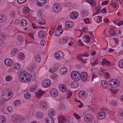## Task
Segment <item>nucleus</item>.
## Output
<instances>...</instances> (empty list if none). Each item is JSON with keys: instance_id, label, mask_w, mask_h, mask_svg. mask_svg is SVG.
Masks as SVG:
<instances>
[{"instance_id": "obj_23", "label": "nucleus", "mask_w": 123, "mask_h": 123, "mask_svg": "<svg viewBox=\"0 0 123 123\" xmlns=\"http://www.w3.org/2000/svg\"><path fill=\"white\" fill-rule=\"evenodd\" d=\"M67 71V69L66 68L64 67L61 68L60 70V73L62 74H65Z\"/></svg>"}, {"instance_id": "obj_14", "label": "nucleus", "mask_w": 123, "mask_h": 123, "mask_svg": "<svg viewBox=\"0 0 123 123\" xmlns=\"http://www.w3.org/2000/svg\"><path fill=\"white\" fill-rule=\"evenodd\" d=\"M59 90L60 91L64 92L66 90V86L63 84H60L58 86Z\"/></svg>"}, {"instance_id": "obj_7", "label": "nucleus", "mask_w": 123, "mask_h": 123, "mask_svg": "<svg viewBox=\"0 0 123 123\" xmlns=\"http://www.w3.org/2000/svg\"><path fill=\"white\" fill-rule=\"evenodd\" d=\"M50 95L54 97H57L58 95V92L55 89H52L49 92Z\"/></svg>"}, {"instance_id": "obj_44", "label": "nucleus", "mask_w": 123, "mask_h": 123, "mask_svg": "<svg viewBox=\"0 0 123 123\" xmlns=\"http://www.w3.org/2000/svg\"><path fill=\"white\" fill-rule=\"evenodd\" d=\"M14 68H15V69L17 70H18L20 69V67L19 66V65L17 63H15L14 64Z\"/></svg>"}, {"instance_id": "obj_62", "label": "nucleus", "mask_w": 123, "mask_h": 123, "mask_svg": "<svg viewBox=\"0 0 123 123\" xmlns=\"http://www.w3.org/2000/svg\"><path fill=\"white\" fill-rule=\"evenodd\" d=\"M98 17L99 18L97 19V22L99 23H100L102 21V17L100 16H98Z\"/></svg>"}, {"instance_id": "obj_13", "label": "nucleus", "mask_w": 123, "mask_h": 123, "mask_svg": "<svg viewBox=\"0 0 123 123\" xmlns=\"http://www.w3.org/2000/svg\"><path fill=\"white\" fill-rule=\"evenodd\" d=\"M66 26L68 28H71L73 26L74 24L72 21H67L65 23Z\"/></svg>"}, {"instance_id": "obj_50", "label": "nucleus", "mask_w": 123, "mask_h": 123, "mask_svg": "<svg viewBox=\"0 0 123 123\" xmlns=\"http://www.w3.org/2000/svg\"><path fill=\"white\" fill-rule=\"evenodd\" d=\"M85 95V94L84 92L83 91H80L78 93V95L79 97H80L81 96H83V95Z\"/></svg>"}, {"instance_id": "obj_5", "label": "nucleus", "mask_w": 123, "mask_h": 123, "mask_svg": "<svg viewBox=\"0 0 123 123\" xmlns=\"http://www.w3.org/2000/svg\"><path fill=\"white\" fill-rule=\"evenodd\" d=\"M51 82L50 80L48 79H45L42 84L43 86L45 88H47L49 87L50 85Z\"/></svg>"}, {"instance_id": "obj_45", "label": "nucleus", "mask_w": 123, "mask_h": 123, "mask_svg": "<svg viewBox=\"0 0 123 123\" xmlns=\"http://www.w3.org/2000/svg\"><path fill=\"white\" fill-rule=\"evenodd\" d=\"M105 70L101 68L98 72V74L100 75H103L104 73L105 72Z\"/></svg>"}, {"instance_id": "obj_56", "label": "nucleus", "mask_w": 123, "mask_h": 123, "mask_svg": "<svg viewBox=\"0 0 123 123\" xmlns=\"http://www.w3.org/2000/svg\"><path fill=\"white\" fill-rule=\"evenodd\" d=\"M89 55V54L87 52H86L85 53H84L81 55V56L83 57H88Z\"/></svg>"}, {"instance_id": "obj_32", "label": "nucleus", "mask_w": 123, "mask_h": 123, "mask_svg": "<svg viewBox=\"0 0 123 123\" xmlns=\"http://www.w3.org/2000/svg\"><path fill=\"white\" fill-rule=\"evenodd\" d=\"M17 39L19 43H21L23 41L24 39L21 35H19L17 37Z\"/></svg>"}, {"instance_id": "obj_29", "label": "nucleus", "mask_w": 123, "mask_h": 123, "mask_svg": "<svg viewBox=\"0 0 123 123\" xmlns=\"http://www.w3.org/2000/svg\"><path fill=\"white\" fill-rule=\"evenodd\" d=\"M66 119L62 116L59 117L58 119V123H62L63 122L65 123Z\"/></svg>"}, {"instance_id": "obj_36", "label": "nucleus", "mask_w": 123, "mask_h": 123, "mask_svg": "<svg viewBox=\"0 0 123 123\" xmlns=\"http://www.w3.org/2000/svg\"><path fill=\"white\" fill-rule=\"evenodd\" d=\"M6 118L4 116H0V123H4L5 121Z\"/></svg>"}, {"instance_id": "obj_10", "label": "nucleus", "mask_w": 123, "mask_h": 123, "mask_svg": "<svg viewBox=\"0 0 123 123\" xmlns=\"http://www.w3.org/2000/svg\"><path fill=\"white\" fill-rule=\"evenodd\" d=\"M26 74H25V73L23 72L21 73L18 76V79L19 81L23 82L25 78H26Z\"/></svg>"}, {"instance_id": "obj_52", "label": "nucleus", "mask_w": 123, "mask_h": 123, "mask_svg": "<svg viewBox=\"0 0 123 123\" xmlns=\"http://www.w3.org/2000/svg\"><path fill=\"white\" fill-rule=\"evenodd\" d=\"M35 59L37 62L39 63L40 62L41 58L40 56L39 55H37L35 57Z\"/></svg>"}, {"instance_id": "obj_18", "label": "nucleus", "mask_w": 123, "mask_h": 123, "mask_svg": "<svg viewBox=\"0 0 123 123\" xmlns=\"http://www.w3.org/2000/svg\"><path fill=\"white\" fill-rule=\"evenodd\" d=\"M110 86L112 87H113L114 88H116L117 87L119 86V84L117 82L115 81H114L113 82V84L112 83H110Z\"/></svg>"}, {"instance_id": "obj_19", "label": "nucleus", "mask_w": 123, "mask_h": 123, "mask_svg": "<svg viewBox=\"0 0 123 123\" xmlns=\"http://www.w3.org/2000/svg\"><path fill=\"white\" fill-rule=\"evenodd\" d=\"M63 31L62 29H56L55 35L57 36H60L62 33Z\"/></svg>"}, {"instance_id": "obj_43", "label": "nucleus", "mask_w": 123, "mask_h": 123, "mask_svg": "<svg viewBox=\"0 0 123 123\" xmlns=\"http://www.w3.org/2000/svg\"><path fill=\"white\" fill-rule=\"evenodd\" d=\"M114 28H111L110 30V32L111 35H115V33L114 30Z\"/></svg>"}, {"instance_id": "obj_58", "label": "nucleus", "mask_w": 123, "mask_h": 123, "mask_svg": "<svg viewBox=\"0 0 123 123\" xmlns=\"http://www.w3.org/2000/svg\"><path fill=\"white\" fill-rule=\"evenodd\" d=\"M88 115H89V121H92L93 120V116L90 114H87Z\"/></svg>"}, {"instance_id": "obj_34", "label": "nucleus", "mask_w": 123, "mask_h": 123, "mask_svg": "<svg viewBox=\"0 0 123 123\" xmlns=\"http://www.w3.org/2000/svg\"><path fill=\"white\" fill-rule=\"evenodd\" d=\"M118 116L120 119H123V111H120L118 113Z\"/></svg>"}, {"instance_id": "obj_41", "label": "nucleus", "mask_w": 123, "mask_h": 123, "mask_svg": "<svg viewBox=\"0 0 123 123\" xmlns=\"http://www.w3.org/2000/svg\"><path fill=\"white\" fill-rule=\"evenodd\" d=\"M35 68V67L34 65L32 66H30L28 68V69L30 71H33L34 70Z\"/></svg>"}, {"instance_id": "obj_1", "label": "nucleus", "mask_w": 123, "mask_h": 123, "mask_svg": "<svg viewBox=\"0 0 123 123\" xmlns=\"http://www.w3.org/2000/svg\"><path fill=\"white\" fill-rule=\"evenodd\" d=\"M71 76L73 80L76 82L79 81L80 79L84 82L89 80L88 74L86 72H82L80 74L78 72L73 71L71 72Z\"/></svg>"}, {"instance_id": "obj_47", "label": "nucleus", "mask_w": 123, "mask_h": 123, "mask_svg": "<svg viewBox=\"0 0 123 123\" xmlns=\"http://www.w3.org/2000/svg\"><path fill=\"white\" fill-rule=\"evenodd\" d=\"M6 79L7 81H10L12 80V78L11 76L8 75L6 77Z\"/></svg>"}, {"instance_id": "obj_30", "label": "nucleus", "mask_w": 123, "mask_h": 123, "mask_svg": "<svg viewBox=\"0 0 123 123\" xmlns=\"http://www.w3.org/2000/svg\"><path fill=\"white\" fill-rule=\"evenodd\" d=\"M74 83L73 82L71 84V86L74 88H76L78 86L79 84L76 81H74Z\"/></svg>"}, {"instance_id": "obj_27", "label": "nucleus", "mask_w": 123, "mask_h": 123, "mask_svg": "<svg viewBox=\"0 0 123 123\" xmlns=\"http://www.w3.org/2000/svg\"><path fill=\"white\" fill-rule=\"evenodd\" d=\"M18 49L14 48L11 51V53L12 55L14 56L16 54V53H18Z\"/></svg>"}, {"instance_id": "obj_22", "label": "nucleus", "mask_w": 123, "mask_h": 123, "mask_svg": "<svg viewBox=\"0 0 123 123\" xmlns=\"http://www.w3.org/2000/svg\"><path fill=\"white\" fill-rule=\"evenodd\" d=\"M86 2L92 6H94L96 5V1L95 0H86Z\"/></svg>"}, {"instance_id": "obj_55", "label": "nucleus", "mask_w": 123, "mask_h": 123, "mask_svg": "<svg viewBox=\"0 0 123 123\" xmlns=\"http://www.w3.org/2000/svg\"><path fill=\"white\" fill-rule=\"evenodd\" d=\"M8 111L10 112H12L13 110V109L12 106H9L7 108Z\"/></svg>"}, {"instance_id": "obj_15", "label": "nucleus", "mask_w": 123, "mask_h": 123, "mask_svg": "<svg viewBox=\"0 0 123 123\" xmlns=\"http://www.w3.org/2000/svg\"><path fill=\"white\" fill-rule=\"evenodd\" d=\"M40 105L41 108L45 110H46L47 107V103L44 101H41L40 103Z\"/></svg>"}, {"instance_id": "obj_9", "label": "nucleus", "mask_w": 123, "mask_h": 123, "mask_svg": "<svg viewBox=\"0 0 123 123\" xmlns=\"http://www.w3.org/2000/svg\"><path fill=\"white\" fill-rule=\"evenodd\" d=\"M5 64L8 66H12L13 64L12 60L10 59H6L4 61Z\"/></svg>"}, {"instance_id": "obj_60", "label": "nucleus", "mask_w": 123, "mask_h": 123, "mask_svg": "<svg viewBox=\"0 0 123 123\" xmlns=\"http://www.w3.org/2000/svg\"><path fill=\"white\" fill-rule=\"evenodd\" d=\"M107 8L106 7L104 8L103 9H102L100 11V12L102 13H106L107 12L106 11Z\"/></svg>"}, {"instance_id": "obj_6", "label": "nucleus", "mask_w": 123, "mask_h": 123, "mask_svg": "<svg viewBox=\"0 0 123 123\" xmlns=\"http://www.w3.org/2000/svg\"><path fill=\"white\" fill-rule=\"evenodd\" d=\"M79 14L77 12H72L70 14V18L73 19L76 18L79 16Z\"/></svg>"}, {"instance_id": "obj_26", "label": "nucleus", "mask_w": 123, "mask_h": 123, "mask_svg": "<svg viewBox=\"0 0 123 123\" xmlns=\"http://www.w3.org/2000/svg\"><path fill=\"white\" fill-rule=\"evenodd\" d=\"M118 36L120 37H123V28H121L118 31Z\"/></svg>"}, {"instance_id": "obj_59", "label": "nucleus", "mask_w": 123, "mask_h": 123, "mask_svg": "<svg viewBox=\"0 0 123 123\" xmlns=\"http://www.w3.org/2000/svg\"><path fill=\"white\" fill-rule=\"evenodd\" d=\"M67 91L68 92V97H67V98H70L72 95V93L70 92L69 90H67Z\"/></svg>"}, {"instance_id": "obj_37", "label": "nucleus", "mask_w": 123, "mask_h": 123, "mask_svg": "<svg viewBox=\"0 0 123 123\" xmlns=\"http://www.w3.org/2000/svg\"><path fill=\"white\" fill-rule=\"evenodd\" d=\"M89 115H88V114H86L84 117V119L85 121L87 123H89Z\"/></svg>"}, {"instance_id": "obj_33", "label": "nucleus", "mask_w": 123, "mask_h": 123, "mask_svg": "<svg viewBox=\"0 0 123 123\" xmlns=\"http://www.w3.org/2000/svg\"><path fill=\"white\" fill-rule=\"evenodd\" d=\"M5 33H1L0 34V40L1 41L4 40L6 38V35Z\"/></svg>"}, {"instance_id": "obj_21", "label": "nucleus", "mask_w": 123, "mask_h": 123, "mask_svg": "<svg viewBox=\"0 0 123 123\" xmlns=\"http://www.w3.org/2000/svg\"><path fill=\"white\" fill-rule=\"evenodd\" d=\"M19 58L21 60H23L25 58L24 54L22 52H19L18 55Z\"/></svg>"}, {"instance_id": "obj_61", "label": "nucleus", "mask_w": 123, "mask_h": 123, "mask_svg": "<svg viewBox=\"0 0 123 123\" xmlns=\"http://www.w3.org/2000/svg\"><path fill=\"white\" fill-rule=\"evenodd\" d=\"M38 23L41 25H45L46 24L45 21L44 20L43 21H40V20L38 21Z\"/></svg>"}, {"instance_id": "obj_38", "label": "nucleus", "mask_w": 123, "mask_h": 123, "mask_svg": "<svg viewBox=\"0 0 123 123\" xmlns=\"http://www.w3.org/2000/svg\"><path fill=\"white\" fill-rule=\"evenodd\" d=\"M73 122V119L72 118L69 117L67 119H66L65 123H72Z\"/></svg>"}, {"instance_id": "obj_16", "label": "nucleus", "mask_w": 123, "mask_h": 123, "mask_svg": "<svg viewBox=\"0 0 123 123\" xmlns=\"http://www.w3.org/2000/svg\"><path fill=\"white\" fill-rule=\"evenodd\" d=\"M46 33L43 30H41L39 31L38 33V36L40 38H43L45 37Z\"/></svg>"}, {"instance_id": "obj_20", "label": "nucleus", "mask_w": 123, "mask_h": 123, "mask_svg": "<svg viewBox=\"0 0 123 123\" xmlns=\"http://www.w3.org/2000/svg\"><path fill=\"white\" fill-rule=\"evenodd\" d=\"M44 93L41 90H39L36 92V95L37 98H39L42 96Z\"/></svg>"}, {"instance_id": "obj_2", "label": "nucleus", "mask_w": 123, "mask_h": 123, "mask_svg": "<svg viewBox=\"0 0 123 123\" xmlns=\"http://www.w3.org/2000/svg\"><path fill=\"white\" fill-rule=\"evenodd\" d=\"M12 93L10 92L9 90L7 89L5 90L1 94L2 96L6 97L5 98H3V101H7L10 99V98L12 96Z\"/></svg>"}, {"instance_id": "obj_35", "label": "nucleus", "mask_w": 123, "mask_h": 123, "mask_svg": "<svg viewBox=\"0 0 123 123\" xmlns=\"http://www.w3.org/2000/svg\"><path fill=\"white\" fill-rule=\"evenodd\" d=\"M118 65L120 68H123V59L120 60L118 62Z\"/></svg>"}, {"instance_id": "obj_4", "label": "nucleus", "mask_w": 123, "mask_h": 123, "mask_svg": "<svg viewBox=\"0 0 123 123\" xmlns=\"http://www.w3.org/2000/svg\"><path fill=\"white\" fill-rule=\"evenodd\" d=\"M13 120L17 123L22 121L23 119V117L18 115L15 116L13 117Z\"/></svg>"}, {"instance_id": "obj_11", "label": "nucleus", "mask_w": 123, "mask_h": 123, "mask_svg": "<svg viewBox=\"0 0 123 123\" xmlns=\"http://www.w3.org/2000/svg\"><path fill=\"white\" fill-rule=\"evenodd\" d=\"M106 116L105 113L102 111L98 113L97 117V119H101L104 118Z\"/></svg>"}, {"instance_id": "obj_28", "label": "nucleus", "mask_w": 123, "mask_h": 123, "mask_svg": "<svg viewBox=\"0 0 123 123\" xmlns=\"http://www.w3.org/2000/svg\"><path fill=\"white\" fill-rule=\"evenodd\" d=\"M29 11V9L28 7H24L23 9V11L24 13L26 14L28 13Z\"/></svg>"}, {"instance_id": "obj_54", "label": "nucleus", "mask_w": 123, "mask_h": 123, "mask_svg": "<svg viewBox=\"0 0 123 123\" xmlns=\"http://www.w3.org/2000/svg\"><path fill=\"white\" fill-rule=\"evenodd\" d=\"M105 77L109 79L110 78V74L108 72L105 73L104 74Z\"/></svg>"}, {"instance_id": "obj_40", "label": "nucleus", "mask_w": 123, "mask_h": 123, "mask_svg": "<svg viewBox=\"0 0 123 123\" xmlns=\"http://www.w3.org/2000/svg\"><path fill=\"white\" fill-rule=\"evenodd\" d=\"M102 84V85L105 88H106L107 86V81L103 80L101 82Z\"/></svg>"}, {"instance_id": "obj_12", "label": "nucleus", "mask_w": 123, "mask_h": 123, "mask_svg": "<svg viewBox=\"0 0 123 123\" xmlns=\"http://www.w3.org/2000/svg\"><path fill=\"white\" fill-rule=\"evenodd\" d=\"M69 40V38L68 37H64L59 42V43L61 45L64 44L65 43L67 42Z\"/></svg>"}, {"instance_id": "obj_48", "label": "nucleus", "mask_w": 123, "mask_h": 123, "mask_svg": "<svg viewBox=\"0 0 123 123\" xmlns=\"http://www.w3.org/2000/svg\"><path fill=\"white\" fill-rule=\"evenodd\" d=\"M30 91L31 92H34L36 91L37 88L34 86H31L30 87Z\"/></svg>"}, {"instance_id": "obj_3", "label": "nucleus", "mask_w": 123, "mask_h": 123, "mask_svg": "<svg viewBox=\"0 0 123 123\" xmlns=\"http://www.w3.org/2000/svg\"><path fill=\"white\" fill-rule=\"evenodd\" d=\"M61 9V6L60 4L56 3L54 4L53 7V10L56 12H58Z\"/></svg>"}, {"instance_id": "obj_64", "label": "nucleus", "mask_w": 123, "mask_h": 123, "mask_svg": "<svg viewBox=\"0 0 123 123\" xmlns=\"http://www.w3.org/2000/svg\"><path fill=\"white\" fill-rule=\"evenodd\" d=\"M43 14V12L42 11L40 10L37 13V15L39 17L42 16Z\"/></svg>"}, {"instance_id": "obj_42", "label": "nucleus", "mask_w": 123, "mask_h": 123, "mask_svg": "<svg viewBox=\"0 0 123 123\" xmlns=\"http://www.w3.org/2000/svg\"><path fill=\"white\" fill-rule=\"evenodd\" d=\"M31 96V94L29 93H26L24 95V97L26 99H28Z\"/></svg>"}, {"instance_id": "obj_31", "label": "nucleus", "mask_w": 123, "mask_h": 123, "mask_svg": "<svg viewBox=\"0 0 123 123\" xmlns=\"http://www.w3.org/2000/svg\"><path fill=\"white\" fill-rule=\"evenodd\" d=\"M55 114V112L54 110H52L50 111L48 113V115L50 117H52Z\"/></svg>"}, {"instance_id": "obj_25", "label": "nucleus", "mask_w": 123, "mask_h": 123, "mask_svg": "<svg viewBox=\"0 0 123 123\" xmlns=\"http://www.w3.org/2000/svg\"><path fill=\"white\" fill-rule=\"evenodd\" d=\"M6 19L5 16L3 14L0 15V23L3 22L5 21Z\"/></svg>"}, {"instance_id": "obj_17", "label": "nucleus", "mask_w": 123, "mask_h": 123, "mask_svg": "<svg viewBox=\"0 0 123 123\" xmlns=\"http://www.w3.org/2000/svg\"><path fill=\"white\" fill-rule=\"evenodd\" d=\"M102 64L103 66L104 65H111L110 64L111 63V62H109L105 58H103L102 59Z\"/></svg>"}, {"instance_id": "obj_8", "label": "nucleus", "mask_w": 123, "mask_h": 123, "mask_svg": "<svg viewBox=\"0 0 123 123\" xmlns=\"http://www.w3.org/2000/svg\"><path fill=\"white\" fill-rule=\"evenodd\" d=\"M47 1V0H37L36 3L38 6H44Z\"/></svg>"}, {"instance_id": "obj_46", "label": "nucleus", "mask_w": 123, "mask_h": 123, "mask_svg": "<svg viewBox=\"0 0 123 123\" xmlns=\"http://www.w3.org/2000/svg\"><path fill=\"white\" fill-rule=\"evenodd\" d=\"M60 51H58L57 53H55L54 55L55 57L58 59H60Z\"/></svg>"}, {"instance_id": "obj_39", "label": "nucleus", "mask_w": 123, "mask_h": 123, "mask_svg": "<svg viewBox=\"0 0 123 123\" xmlns=\"http://www.w3.org/2000/svg\"><path fill=\"white\" fill-rule=\"evenodd\" d=\"M36 117L40 119L42 118L43 117L42 113L40 112H37L36 114Z\"/></svg>"}, {"instance_id": "obj_24", "label": "nucleus", "mask_w": 123, "mask_h": 123, "mask_svg": "<svg viewBox=\"0 0 123 123\" xmlns=\"http://www.w3.org/2000/svg\"><path fill=\"white\" fill-rule=\"evenodd\" d=\"M27 22L25 19H22L21 21V26L22 27L26 26L27 24Z\"/></svg>"}, {"instance_id": "obj_57", "label": "nucleus", "mask_w": 123, "mask_h": 123, "mask_svg": "<svg viewBox=\"0 0 123 123\" xmlns=\"http://www.w3.org/2000/svg\"><path fill=\"white\" fill-rule=\"evenodd\" d=\"M26 0H17L19 4H22L25 3Z\"/></svg>"}, {"instance_id": "obj_63", "label": "nucleus", "mask_w": 123, "mask_h": 123, "mask_svg": "<svg viewBox=\"0 0 123 123\" xmlns=\"http://www.w3.org/2000/svg\"><path fill=\"white\" fill-rule=\"evenodd\" d=\"M65 106L64 105L62 104L60 105V107H59V109L61 111H62V110L65 109Z\"/></svg>"}, {"instance_id": "obj_53", "label": "nucleus", "mask_w": 123, "mask_h": 123, "mask_svg": "<svg viewBox=\"0 0 123 123\" xmlns=\"http://www.w3.org/2000/svg\"><path fill=\"white\" fill-rule=\"evenodd\" d=\"M13 104L15 105H18L21 104V102L19 100H17L13 102Z\"/></svg>"}, {"instance_id": "obj_49", "label": "nucleus", "mask_w": 123, "mask_h": 123, "mask_svg": "<svg viewBox=\"0 0 123 123\" xmlns=\"http://www.w3.org/2000/svg\"><path fill=\"white\" fill-rule=\"evenodd\" d=\"M83 38H86L87 41V42H89L90 41V38L89 36L88 35H85L83 36Z\"/></svg>"}, {"instance_id": "obj_51", "label": "nucleus", "mask_w": 123, "mask_h": 123, "mask_svg": "<svg viewBox=\"0 0 123 123\" xmlns=\"http://www.w3.org/2000/svg\"><path fill=\"white\" fill-rule=\"evenodd\" d=\"M27 76L26 75V78H25V79H24L23 82H29L31 80L29 78H26V76Z\"/></svg>"}]
</instances>
